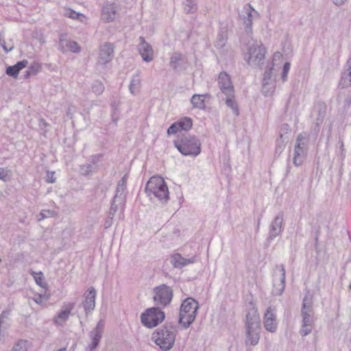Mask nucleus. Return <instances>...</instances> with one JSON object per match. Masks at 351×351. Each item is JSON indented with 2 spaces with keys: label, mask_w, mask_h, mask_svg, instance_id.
Returning <instances> with one entry per match:
<instances>
[{
  "label": "nucleus",
  "mask_w": 351,
  "mask_h": 351,
  "mask_svg": "<svg viewBox=\"0 0 351 351\" xmlns=\"http://www.w3.org/2000/svg\"><path fill=\"white\" fill-rule=\"evenodd\" d=\"M177 330L172 326H165L158 329L153 335V339L163 351H168L174 345Z\"/></svg>",
  "instance_id": "f03ea898"
},
{
  "label": "nucleus",
  "mask_w": 351,
  "mask_h": 351,
  "mask_svg": "<svg viewBox=\"0 0 351 351\" xmlns=\"http://www.w3.org/2000/svg\"><path fill=\"white\" fill-rule=\"evenodd\" d=\"M60 45L64 52L70 51L73 53H77L80 51V47L77 43L73 40L60 38Z\"/></svg>",
  "instance_id": "393cba45"
},
{
  "label": "nucleus",
  "mask_w": 351,
  "mask_h": 351,
  "mask_svg": "<svg viewBox=\"0 0 351 351\" xmlns=\"http://www.w3.org/2000/svg\"><path fill=\"white\" fill-rule=\"evenodd\" d=\"M257 15L258 12L251 6L250 4H246L242 8L239 17L245 26L247 34H250L252 33V20L254 17Z\"/></svg>",
  "instance_id": "9b49d317"
},
{
  "label": "nucleus",
  "mask_w": 351,
  "mask_h": 351,
  "mask_svg": "<svg viewBox=\"0 0 351 351\" xmlns=\"http://www.w3.org/2000/svg\"><path fill=\"white\" fill-rule=\"evenodd\" d=\"M171 265L175 268L182 269L184 267H186L187 265L193 264L196 262H197V256H193L191 258H186L183 257L179 253H175L173 254L171 256V261H170Z\"/></svg>",
  "instance_id": "f3484780"
},
{
  "label": "nucleus",
  "mask_w": 351,
  "mask_h": 351,
  "mask_svg": "<svg viewBox=\"0 0 351 351\" xmlns=\"http://www.w3.org/2000/svg\"><path fill=\"white\" fill-rule=\"evenodd\" d=\"M266 49L261 42L253 41L250 44L245 59L249 65L261 67L264 62Z\"/></svg>",
  "instance_id": "423d86ee"
},
{
  "label": "nucleus",
  "mask_w": 351,
  "mask_h": 351,
  "mask_svg": "<svg viewBox=\"0 0 351 351\" xmlns=\"http://www.w3.org/2000/svg\"><path fill=\"white\" fill-rule=\"evenodd\" d=\"M64 16L73 19H77L80 21H82V19H84V16L79 12H76L71 9L65 10L64 12Z\"/></svg>",
  "instance_id": "a19ab883"
},
{
  "label": "nucleus",
  "mask_w": 351,
  "mask_h": 351,
  "mask_svg": "<svg viewBox=\"0 0 351 351\" xmlns=\"http://www.w3.org/2000/svg\"><path fill=\"white\" fill-rule=\"evenodd\" d=\"M197 10L194 0H185L184 2V10L186 13H193Z\"/></svg>",
  "instance_id": "ea45409f"
},
{
  "label": "nucleus",
  "mask_w": 351,
  "mask_h": 351,
  "mask_svg": "<svg viewBox=\"0 0 351 351\" xmlns=\"http://www.w3.org/2000/svg\"><path fill=\"white\" fill-rule=\"evenodd\" d=\"M96 291L95 288L90 287L84 294V300L83 302V307L85 313L88 315L95 307Z\"/></svg>",
  "instance_id": "412c9836"
},
{
  "label": "nucleus",
  "mask_w": 351,
  "mask_h": 351,
  "mask_svg": "<svg viewBox=\"0 0 351 351\" xmlns=\"http://www.w3.org/2000/svg\"><path fill=\"white\" fill-rule=\"evenodd\" d=\"M104 88V85L100 81H95L92 84V91L97 95L102 94Z\"/></svg>",
  "instance_id": "79ce46f5"
},
{
  "label": "nucleus",
  "mask_w": 351,
  "mask_h": 351,
  "mask_svg": "<svg viewBox=\"0 0 351 351\" xmlns=\"http://www.w3.org/2000/svg\"><path fill=\"white\" fill-rule=\"evenodd\" d=\"M50 215L51 212L49 210H43L39 215L40 217L38 219V220L40 221L44 219L45 218L49 217Z\"/></svg>",
  "instance_id": "864d4df0"
},
{
  "label": "nucleus",
  "mask_w": 351,
  "mask_h": 351,
  "mask_svg": "<svg viewBox=\"0 0 351 351\" xmlns=\"http://www.w3.org/2000/svg\"><path fill=\"white\" fill-rule=\"evenodd\" d=\"M57 351H66V349L65 348H63L58 350Z\"/></svg>",
  "instance_id": "0e129e2a"
},
{
  "label": "nucleus",
  "mask_w": 351,
  "mask_h": 351,
  "mask_svg": "<svg viewBox=\"0 0 351 351\" xmlns=\"http://www.w3.org/2000/svg\"><path fill=\"white\" fill-rule=\"evenodd\" d=\"M125 202L122 204H119V201H115V199L113 198L111 206L109 210V215L114 217L117 211H120V217L123 215V211L124 209Z\"/></svg>",
  "instance_id": "7c9ffc66"
},
{
  "label": "nucleus",
  "mask_w": 351,
  "mask_h": 351,
  "mask_svg": "<svg viewBox=\"0 0 351 351\" xmlns=\"http://www.w3.org/2000/svg\"><path fill=\"white\" fill-rule=\"evenodd\" d=\"M104 328V321L101 319L98 322L96 327L90 332L91 343L86 347V351H93L97 347L101 338Z\"/></svg>",
  "instance_id": "dca6fc26"
},
{
  "label": "nucleus",
  "mask_w": 351,
  "mask_h": 351,
  "mask_svg": "<svg viewBox=\"0 0 351 351\" xmlns=\"http://www.w3.org/2000/svg\"><path fill=\"white\" fill-rule=\"evenodd\" d=\"M260 328V317L254 309L249 311L246 315L245 329H256Z\"/></svg>",
  "instance_id": "4be33fe9"
},
{
  "label": "nucleus",
  "mask_w": 351,
  "mask_h": 351,
  "mask_svg": "<svg viewBox=\"0 0 351 351\" xmlns=\"http://www.w3.org/2000/svg\"><path fill=\"white\" fill-rule=\"evenodd\" d=\"M139 40L141 42L138 46V52L145 62H149L154 59L152 47L146 42L143 37L141 36Z\"/></svg>",
  "instance_id": "6ab92c4d"
},
{
  "label": "nucleus",
  "mask_w": 351,
  "mask_h": 351,
  "mask_svg": "<svg viewBox=\"0 0 351 351\" xmlns=\"http://www.w3.org/2000/svg\"><path fill=\"white\" fill-rule=\"evenodd\" d=\"M227 40V34L224 31H220L217 36L215 43V47L218 49H222L225 47Z\"/></svg>",
  "instance_id": "473e14b6"
},
{
  "label": "nucleus",
  "mask_w": 351,
  "mask_h": 351,
  "mask_svg": "<svg viewBox=\"0 0 351 351\" xmlns=\"http://www.w3.org/2000/svg\"><path fill=\"white\" fill-rule=\"evenodd\" d=\"M97 169V165L93 161L92 163L86 164L80 167V173L84 176H87L94 172Z\"/></svg>",
  "instance_id": "f704fd0d"
},
{
  "label": "nucleus",
  "mask_w": 351,
  "mask_h": 351,
  "mask_svg": "<svg viewBox=\"0 0 351 351\" xmlns=\"http://www.w3.org/2000/svg\"><path fill=\"white\" fill-rule=\"evenodd\" d=\"M347 72L342 75L340 82L343 87H348L351 85V56L347 62Z\"/></svg>",
  "instance_id": "cd10ccee"
},
{
  "label": "nucleus",
  "mask_w": 351,
  "mask_h": 351,
  "mask_svg": "<svg viewBox=\"0 0 351 351\" xmlns=\"http://www.w3.org/2000/svg\"><path fill=\"white\" fill-rule=\"evenodd\" d=\"M271 74L272 68H270L265 71L263 75L262 92L265 96L271 95L274 91V86H270L269 90H266L267 82H274L271 79Z\"/></svg>",
  "instance_id": "a878e982"
},
{
  "label": "nucleus",
  "mask_w": 351,
  "mask_h": 351,
  "mask_svg": "<svg viewBox=\"0 0 351 351\" xmlns=\"http://www.w3.org/2000/svg\"><path fill=\"white\" fill-rule=\"evenodd\" d=\"M27 60H23L18 62L13 66H9L6 68L5 73L10 77L16 78L19 71L26 67L27 66Z\"/></svg>",
  "instance_id": "b1692460"
},
{
  "label": "nucleus",
  "mask_w": 351,
  "mask_h": 351,
  "mask_svg": "<svg viewBox=\"0 0 351 351\" xmlns=\"http://www.w3.org/2000/svg\"><path fill=\"white\" fill-rule=\"evenodd\" d=\"M176 122L180 131H188L193 125L192 119L187 117H182Z\"/></svg>",
  "instance_id": "2f4dec72"
},
{
  "label": "nucleus",
  "mask_w": 351,
  "mask_h": 351,
  "mask_svg": "<svg viewBox=\"0 0 351 351\" xmlns=\"http://www.w3.org/2000/svg\"><path fill=\"white\" fill-rule=\"evenodd\" d=\"M114 47L110 43H105L100 47L98 63L106 64L110 62L113 56Z\"/></svg>",
  "instance_id": "aec40b11"
},
{
  "label": "nucleus",
  "mask_w": 351,
  "mask_h": 351,
  "mask_svg": "<svg viewBox=\"0 0 351 351\" xmlns=\"http://www.w3.org/2000/svg\"><path fill=\"white\" fill-rule=\"evenodd\" d=\"M165 319V313L161 308L153 306L141 314V320L142 324L147 328H154Z\"/></svg>",
  "instance_id": "0eeeda50"
},
{
  "label": "nucleus",
  "mask_w": 351,
  "mask_h": 351,
  "mask_svg": "<svg viewBox=\"0 0 351 351\" xmlns=\"http://www.w3.org/2000/svg\"><path fill=\"white\" fill-rule=\"evenodd\" d=\"M0 45L6 53L11 51L14 48L12 45H6L5 40L1 38L0 39Z\"/></svg>",
  "instance_id": "09e8293b"
},
{
  "label": "nucleus",
  "mask_w": 351,
  "mask_h": 351,
  "mask_svg": "<svg viewBox=\"0 0 351 351\" xmlns=\"http://www.w3.org/2000/svg\"><path fill=\"white\" fill-rule=\"evenodd\" d=\"M291 67V64L289 62H285L283 68H282V73L281 79L283 82H286L287 80V75L289 72Z\"/></svg>",
  "instance_id": "c03bdc74"
},
{
  "label": "nucleus",
  "mask_w": 351,
  "mask_h": 351,
  "mask_svg": "<svg viewBox=\"0 0 351 351\" xmlns=\"http://www.w3.org/2000/svg\"><path fill=\"white\" fill-rule=\"evenodd\" d=\"M307 152V141L302 134L298 135L293 149V162L296 166H300L304 161Z\"/></svg>",
  "instance_id": "6e6552de"
},
{
  "label": "nucleus",
  "mask_w": 351,
  "mask_h": 351,
  "mask_svg": "<svg viewBox=\"0 0 351 351\" xmlns=\"http://www.w3.org/2000/svg\"><path fill=\"white\" fill-rule=\"evenodd\" d=\"M40 69H41V66L38 63L34 62L28 68V70L26 71L25 74L24 75V77L25 78H27L31 75H36L40 71Z\"/></svg>",
  "instance_id": "4c0bfd02"
},
{
  "label": "nucleus",
  "mask_w": 351,
  "mask_h": 351,
  "mask_svg": "<svg viewBox=\"0 0 351 351\" xmlns=\"http://www.w3.org/2000/svg\"><path fill=\"white\" fill-rule=\"evenodd\" d=\"M141 82L138 74L132 76L129 86V89L132 94L135 95L139 91Z\"/></svg>",
  "instance_id": "c85d7f7f"
},
{
  "label": "nucleus",
  "mask_w": 351,
  "mask_h": 351,
  "mask_svg": "<svg viewBox=\"0 0 351 351\" xmlns=\"http://www.w3.org/2000/svg\"><path fill=\"white\" fill-rule=\"evenodd\" d=\"M9 313L10 312L8 311H4L1 313V314L0 315V323L1 324L3 322L4 319L8 316Z\"/></svg>",
  "instance_id": "5fc2aeb1"
},
{
  "label": "nucleus",
  "mask_w": 351,
  "mask_h": 351,
  "mask_svg": "<svg viewBox=\"0 0 351 351\" xmlns=\"http://www.w3.org/2000/svg\"><path fill=\"white\" fill-rule=\"evenodd\" d=\"M173 143L178 150L184 156L195 157L201 152V143L195 136H184Z\"/></svg>",
  "instance_id": "20e7f679"
},
{
  "label": "nucleus",
  "mask_w": 351,
  "mask_h": 351,
  "mask_svg": "<svg viewBox=\"0 0 351 351\" xmlns=\"http://www.w3.org/2000/svg\"><path fill=\"white\" fill-rule=\"evenodd\" d=\"M284 148V145H280L279 143V140L277 141V147H276V151L281 152Z\"/></svg>",
  "instance_id": "4d7b16f0"
},
{
  "label": "nucleus",
  "mask_w": 351,
  "mask_h": 351,
  "mask_svg": "<svg viewBox=\"0 0 351 351\" xmlns=\"http://www.w3.org/2000/svg\"><path fill=\"white\" fill-rule=\"evenodd\" d=\"M73 111H74V108L72 106L69 107L68 110L66 112L67 116L71 117V114Z\"/></svg>",
  "instance_id": "bf43d9fd"
},
{
  "label": "nucleus",
  "mask_w": 351,
  "mask_h": 351,
  "mask_svg": "<svg viewBox=\"0 0 351 351\" xmlns=\"http://www.w3.org/2000/svg\"><path fill=\"white\" fill-rule=\"evenodd\" d=\"M40 125H43L45 126H46L47 125V123H46V121L44 120V119H40Z\"/></svg>",
  "instance_id": "e2e57ef3"
},
{
  "label": "nucleus",
  "mask_w": 351,
  "mask_h": 351,
  "mask_svg": "<svg viewBox=\"0 0 351 351\" xmlns=\"http://www.w3.org/2000/svg\"><path fill=\"white\" fill-rule=\"evenodd\" d=\"M28 341L23 339L18 340L14 345L12 351H27Z\"/></svg>",
  "instance_id": "e433bc0d"
},
{
  "label": "nucleus",
  "mask_w": 351,
  "mask_h": 351,
  "mask_svg": "<svg viewBox=\"0 0 351 351\" xmlns=\"http://www.w3.org/2000/svg\"><path fill=\"white\" fill-rule=\"evenodd\" d=\"M260 329H246V345L256 346L260 339Z\"/></svg>",
  "instance_id": "5701e85b"
},
{
  "label": "nucleus",
  "mask_w": 351,
  "mask_h": 351,
  "mask_svg": "<svg viewBox=\"0 0 351 351\" xmlns=\"http://www.w3.org/2000/svg\"><path fill=\"white\" fill-rule=\"evenodd\" d=\"M204 97L205 95H193L191 99V102L193 106L195 108H204L205 106Z\"/></svg>",
  "instance_id": "c756f323"
},
{
  "label": "nucleus",
  "mask_w": 351,
  "mask_h": 351,
  "mask_svg": "<svg viewBox=\"0 0 351 351\" xmlns=\"http://www.w3.org/2000/svg\"><path fill=\"white\" fill-rule=\"evenodd\" d=\"M182 59V54L178 52H175L172 54L170 58V65L176 70L179 66V62Z\"/></svg>",
  "instance_id": "c9c22d12"
},
{
  "label": "nucleus",
  "mask_w": 351,
  "mask_h": 351,
  "mask_svg": "<svg viewBox=\"0 0 351 351\" xmlns=\"http://www.w3.org/2000/svg\"><path fill=\"white\" fill-rule=\"evenodd\" d=\"M30 274L34 277L35 282L38 285L43 289H46L47 284L45 282L43 274L41 271L36 272L31 271Z\"/></svg>",
  "instance_id": "72a5a7b5"
},
{
  "label": "nucleus",
  "mask_w": 351,
  "mask_h": 351,
  "mask_svg": "<svg viewBox=\"0 0 351 351\" xmlns=\"http://www.w3.org/2000/svg\"><path fill=\"white\" fill-rule=\"evenodd\" d=\"M113 217H114L108 215L104 224V228L108 229L112 225Z\"/></svg>",
  "instance_id": "8fccbe9b"
},
{
  "label": "nucleus",
  "mask_w": 351,
  "mask_h": 351,
  "mask_svg": "<svg viewBox=\"0 0 351 351\" xmlns=\"http://www.w3.org/2000/svg\"><path fill=\"white\" fill-rule=\"evenodd\" d=\"M274 86L275 87V84H274V82H267V88H266V90H269L270 89V86Z\"/></svg>",
  "instance_id": "052dcab7"
},
{
  "label": "nucleus",
  "mask_w": 351,
  "mask_h": 351,
  "mask_svg": "<svg viewBox=\"0 0 351 351\" xmlns=\"http://www.w3.org/2000/svg\"><path fill=\"white\" fill-rule=\"evenodd\" d=\"M49 294L46 293L43 294L36 295L33 298V300L38 304L43 305L45 301H47L49 299Z\"/></svg>",
  "instance_id": "37998d69"
},
{
  "label": "nucleus",
  "mask_w": 351,
  "mask_h": 351,
  "mask_svg": "<svg viewBox=\"0 0 351 351\" xmlns=\"http://www.w3.org/2000/svg\"><path fill=\"white\" fill-rule=\"evenodd\" d=\"M173 297V289L162 284L153 289L152 299L155 306L159 308H165L169 306Z\"/></svg>",
  "instance_id": "39448f33"
},
{
  "label": "nucleus",
  "mask_w": 351,
  "mask_h": 351,
  "mask_svg": "<svg viewBox=\"0 0 351 351\" xmlns=\"http://www.w3.org/2000/svg\"><path fill=\"white\" fill-rule=\"evenodd\" d=\"M263 326L265 330L269 332H276L278 322L276 319V313L275 308L269 306L264 314Z\"/></svg>",
  "instance_id": "4468645a"
},
{
  "label": "nucleus",
  "mask_w": 351,
  "mask_h": 351,
  "mask_svg": "<svg viewBox=\"0 0 351 351\" xmlns=\"http://www.w3.org/2000/svg\"><path fill=\"white\" fill-rule=\"evenodd\" d=\"M10 171L0 168V180L3 182H7L10 179Z\"/></svg>",
  "instance_id": "de8ad7c7"
},
{
  "label": "nucleus",
  "mask_w": 351,
  "mask_h": 351,
  "mask_svg": "<svg viewBox=\"0 0 351 351\" xmlns=\"http://www.w3.org/2000/svg\"><path fill=\"white\" fill-rule=\"evenodd\" d=\"M145 192L151 198L154 197L160 202H167L169 199L168 187L160 176H152L147 182Z\"/></svg>",
  "instance_id": "f257e3e1"
},
{
  "label": "nucleus",
  "mask_w": 351,
  "mask_h": 351,
  "mask_svg": "<svg viewBox=\"0 0 351 351\" xmlns=\"http://www.w3.org/2000/svg\"><path fill=\"white\" fill-rule=\"evenodd\" d=\"M273 278L272 293L275 295H280L285 287L286 271L283 265H277L275 267Z\"/></svg>",
  "instance_id": "1a4fd4ad"
},
{
  "label": "nucleus",
  "mask_w": 351,
  "mask_h": 351,
  "mask_svg": "<svg viewBox=\"0 0 351 351\" xmlns=\"http://www.w3.org/2000/svg\"><path fill=\"white\" fill-rule=\"evenodd\" d=\"M117 107H118V104H115V103H113L112 104V108L113 109V114H112V117L114 118V116L116 113V110L117 109Z\"/></svg>",
  "instance_id": "13d9d810"
},
{
  "label": "nucleus",
  "mask_w": 351,
  "mask_h": 351,
  "mask_svg": "<svg viewBox=\"0 0 351 351\" xmlns=\"http://www.w3.org/2000/svg\"><path fill=\"white\" fill-rule=\"evenodd\" d=\"M1 262V258H0V263Z\"/></svg>",
  "instance_id": "338daca9"
},
{
  "label": "nucleus",
  "mask_w": 351,
  "mask_h": 351,
  "mask_svg": "<svg viewBox=\"0 0 351 351\" xmlns=\"http://www.w3.org/2000/svg\"><path fill=\"white\" fill-rule=\"evenodd\" d=\"M350 289H351V285H350Z\"/></svg>",
  "instance_id": "774afa93"
},
{
  "label": "nucleus",
  "mask_w": 351,
  "mask_h": 351,
  "mask_svg": "<svg viewBox=\"0 0 351 351\" xmlns=\"http://www.w3.org/2000/svg\"><path fill=\"white\" fill-rule=\"evenodd\" d=\"M347 0H332V2L336 5H343Z\"/></svg>",
  "instance_id": "6e6d98bb"
},
{
  "label": "nucleus",
  "mask_w": 351,
  "mask_h": 351,
  "mask_svg": "<svg viewBox=\"0 0 351 351\" xmlns=\"http://www.w3.org/2000/svg\"><path fill=\"white\" fill-rule=\"evenodd\" d=\"M180 130L176 121L172 123L167 131L168 135L176 134Z\"/></svg>",
  "instance_id": "49530a36"
},
{
  "label": "nucleus",
  "mask_w": 351,
  "mask_h": 351,
  "mask_svg": "<svg viewBox=\"0 0 351 351\" xmlns=\"http://www.w3.org/2000/svg\"><path fill=\"white\" fill-rule=\"evenodd\" d=\"M283 213H279L271 221L269 228L268 240L272 241L282 233L283 230Z\"/></svg>",
  "instance_id": "2eb2a0df"
},
{
  "label": "nucleus",
  "mask_w": 351,
  "mask_h": 351,
  "mask_svg": "<svg viewBox=\"0 0 351 351\" xmlns=\"http://www.w3.org/2000/svg\"><path fill=\"white\" fill-rule=\"evenodd\" d=\"M259 224H260V220L258 222V227L259 226Z\"/></svg>",
  "instance_id": "69168bd1"
},
{
  "label": "nucleus",
  "mask_w": 351,
  "mask_h": 351,
  "mask_svg": "<svg viewBox=\"0 0 351 351\" xmlns=\"http://www.w3.org/2000/svg\"><path fill=\"white\" fill-rule=\"evenodd\" d=\"M313 325H306V324H302V328L300 330V333L302 336L305 337L310 334L312 331Z\"/></svg>",
  "instance_id": "a18cd8bd"
},
{
  "label": "nucleus",
  "mask_w": 351,
  "mask_h": 351,
  "mask_svg": "<svg viewBox=\"0 0 351 351\" xmlns=\"http://www.w3.org/2000/svg\"><path fill=\"white\" fill-rule=\"evenodd\" d=\"M74 302H64L60 311L53 317V322L55 325L63 326L66 322L69 319L72 310L75 307Z\"/></svg>",
  "instance_id": "f8f14e48"
},
{
  "label": "nucleus",
  "mask_w": 351,
  "mask_h": 351,
  "mask_svg": "<svg viewBox=\"0 0 351 351\" xmlns=\"http://www.w3.org/2000/svg\"><path fill=\"white\" fill-rule=\"evenodd\" d=\"M218 85L223 95H229L234 91L231 78L226 72H221L218 77Z\"/></svg>",
  "instance_id": "a211bd4d"
},
{
  "label": "nucleus",
  "mask_w": 351,
  "mask_h": 351,
  "mask_svg": "<svg viewBox=\"0 0 351 351\" xmlns=\"http://www.w3.org/2000/svg\"><path fill=\"white\" fill-rule=\"evenodd\" d=\"M118 16L117 8L112 1H106L101 8V19L105 23L113 22Z\"/></svg>",
  "instance_id": "ddd939ff"
},
{
  "label": "nucleus",
  "mask_w": 351,
  "mask_h": 351,
  "mask_svg": "<svg viewBox=\"0 0 351 351\" xmlns=\"http://www.w3.org/2000/svg\"><path fill=\"white\" fill-rule=\"evenodd\" d=\"M339 143H340V146H341V152H344V149H343V143L341 140H339ZM341 154H343V153H341Z\"/></svg>",
  "instance_id": "680f3d73"
},
{
  "label": "nucleus",
  "mask_w": 351,
  "mask_h": 351,
  "mask_svg": "<svg viewBox=\"0 0 351 351\" xmlns=\"http://www.w3.org/2000/svg\"><path fill=\"white\" fill-rule=\"evenodd\" d=\"M54 173L47 171V182L49 183H53L55 182V178H54Z\"/></svg>",
  "instance_id": "3c124183"
},
{
  "label": "nucleus",
  "mask_w": 351,
  "mask_h": 351,
  "mask_svg": "<svg viewBox=\"0 0 351 351\" xmlns=\"http://www.w3.org/2000/svg\"><path fill=\"white\" fill-rule=\"evenodd\" d=\"M125 188L117 186L116 189V193L114 196V199L115 201H119V204H122L125 202Z\"/></svg>",
  "instance_id": "58836bf2"
},
{
  "label": "nucleus",
  "mask_w": 351,
  "mask_h": 351,
  "mask_svg": "<svg viewBox=\"0 0 351 351\" xmlns=\"http://www.w3.org/2000/svg\"><path fill=\"white\" fill-rule=\"evenodd\" d=\"M226 96V104L228 106L233 112V113L238 116L239 114V110L238 105L234 99V91L231 94L225 95Z\"/></svg>",
  "instance_id": "bb28decb"
},
{
  "label": "nucleus",
  "mask_w": 351,
  "mask_h": 351,
  "mask_svg": "<svg viewBox=\"0 0 351 351\" xmlns=\"http://www.w3.org/2000/svg\"><path fill=\"white\" fill-rule=\"evenodd\" d=\"M198 302L192 298H186L182 303L179 315V323L184 328H189L197 316Z\"/></svg>",
  "instance_id": "7ed1b4c3"
},
{
  "label": "nucleus",
  "mask_w": 351,
  "mask_h": 351,
  "mask_svg": "<svg viewBox=\"0 0 351 351\" xmlns=\"http://www.w3.org/2000/svg\"><path fill=\"white\" fill-rule=\"evenodd\" d=\"M127 176L125 175L118 182L117 186L126 189Z\"/></svg>",
  "instance_id": "603ef678"
},
{
  "label": "nucleus",
  "mask_w": 351,
  "mask_h": 351,
  "mask_svg": "<svg viewBox=\"0 0 351 351\" xmlns=\"http://www.w3.org/2000/svg\"><path fill=\"white\" fill-rule=\"evenodd\" d=\"M301 315L302 317V324L313 325L314 311L313 308V298L308 291L306 292L302 301Z\"/></svg>",
  "instance_id": "9d476101"
}]
</instances>
